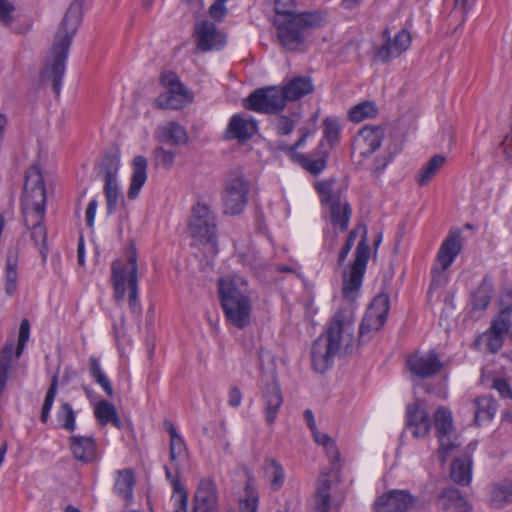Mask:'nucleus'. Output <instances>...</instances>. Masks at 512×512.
<instances>
[{
    "instance_id": "obj_22",
    "label": "nucleus",
    "mask_w": 512,
    "mask_h": 512,
    "mask_svg": "<svg viewBox=\"0 0 512 512\" xmlns=\"http://www.w3.org/2000/svg\"><path fill=\"white\" fill-rule=\"evenodd\" d=\"M218 494L216 484L209 478L199 481L194 495V506L196 512H217Z\"/></svg>"
},
{
    "instance_id": "obj_55",
    "label": "nucleus",
    "mask_w": 512,
    "mask_h": 512,
    "mask_svg": "<svg viewBox=\"0 0 512 512\" xmlns=\"http://www.w3.org/2000/svg\"><path fill=\"white\" fill-rule=\"evenodd\" d=\"M258 495L248 488L246 489V496L240 500L239 508L241 512H257L258 508Z\"/></svg>"
},
{
    "instance_id": "obj_49",
    "label": "nucleus",
    "mask_w": 512,
    "mask_h": 512,
    "mask_svg": "<svg viewBox=\"0 0 512 512\" xmlns=\"http://www.w3.org/2000/svg\"><path fill=\"white\" fill-rule=\"evenodd\" d=\"M174 493L171 497L173 512H187L188 495L178 480H172Z\"/></svg>"
},
{
    "instance_id": "obj_35",
    "label": "nucleus",
    "mask_w": 512,
    "mask_h": 512,
    "mask_svg": "<svg viewBox=\"0 0 512 512\" xmlns=\"http://www.w3.org/2000/svg\"><path fill=\"white\" fill-rule=\"evenodd\" d=\"M45 214L40 215H29V225L26 227L31 229V240L35 243L36 246L40 247V253L43 258H46V238L47 232L46 228L43 225L42 221Z\"/></svg>"
},
{
    "instance_id": "obj_58",
    "label": "nucleus",
    "mask_w": 512,
    "mask_h": 512,
    "mask_svg": "<svg viewBox=\"0 0 512 512\" xmlns=\"http://www.w3.org/2000/svg\"><path fill=\"white\" fill-rule=\"evenodd\" d=\"M227 0H215L209 8V15L216 21H222L227 13L225 6Z\"/></svg>"
},
{
    "instance_id": "obj_14",
    "label": "nucleus",
    "mask_w": 512,
    "mask_h": 512,
    "mask_svg": "<svg viewBox=\"0 0 512 512\" xmlns=\"http://www.w3.org/2000/svg\"><path fill=\"white\" fill-rule=\"evenodd\" d=\"M389 311V297L386 294L377 295L368 307L359 328V342H365V337L371 332L379 331L385 324Z\"/></svg>"
},
{
    "instance_id": "obj_50",
    "label": "nucleus",
    "mask_w": 512,
    "mask_h": 512,
    "mask_svg": "<svg viewBox=\"0 0 512 512\" xmlns=\"http://www.w3.org/2000/svg\"><path fill=\"white\" fill-rule=\"evenodd\" d=\"M57 419L61 427L68 432H73L76 428V416L72 406L69 403H63L57 413Z\"/></svg>"
},
{
    "instance_id": "obj_4",
    "label": "nucleus",
    "mask_w": 512,
    "mask_h": 512,
    "mask_svg": "<svg viewBox=\"0 0 512 512\" xmlns=\"http://www.w3.org/2000/svg\"><path fill=\"white\" fill-rule=\"evenodd\" d=\"M322 17L316 12L275 16L274 25L281 45L290 51H301L309 30L321 25Z\"/></svg>"
},
{
    "instance_id": "obj_16",
    "label": "nucleus",
    "mask_w": 512,
    "mask_h": 512,
    "mask_svg": "<svg viewBox=\"0 0 512 512\" xmlns=\"http://www.w3.org/2000/svg\"><path fill=\"white\" fill-rule=\"evenodd\" d=\"M194 37L196 47L201 52L220 50L227 42L226 35L210 20L196 23Z\"/></svg>"
},
{
    "instance_id": "obj_30",
    "label": "nucleus",
    "mask_w": 512,
    "mask_h": 512,
    "mask_svg": "<svg viewBox=\"0 0 512 512\" xmlns=\"http://www.w3.org/2000/svg\"><path fill=\"white\" fill-rule=\"evenodd\" d=\"M263 400L266 423L268 425H272L275 422L278 411L283 403L280 387L275 383L268 385L264 391Z\"/></svg>"
},
{
    "instance_id": "obj_11",
    "label": "nucleus",
    "mask_w": 512,
    "mask_h": 512,
    "mask_svg": "<svg viewBox=\"0 0 512 512\" xmlns=\"http://www.w3.org/2000/svg\"><path fill=\"white\" fill-rule=\"evenodd\" d=\"M161 84L167 89L155 101L160 109H180L193 100V94L180 82L179 77L172 71L164 72L160 77Z\"/></svg>"
},
{
    "instance_id": "obj_10",
    "label": "nucleus",
    "mask_w": 512,
    "mask_h": 512,
    "mask_svg": "<svg viewBox=\"0 0 512 512\" xmlns=\"http://www.w3.org/2000/svg\"><path fill=\"white\" fill-rule=\"evenodd\" d=\"M363 235L355 250V259L350 267L348 273L343 277V295L350 298L356 293L361 285L366 271L368 259L370 257V247L367 239V229L365 226L361 227Z\"/></svg>"
},
{
    "instance_id": "obj_45",
    "label": "nucleus",
    "mask_w": 512,
    "mask_h": 512,
    "mask_svg": "<svg viewBox=\"0 0 512 512\" xmlns=\"http://www.w3.org/2000/svg\"><path fill=\"white\" fill-rule=\"evenodd\" d=\"M89 373L94 378V380L103 388L107 396L112 397L114 395V390L110 380L103 372L99 360L94 356H91L89 358Z\"/></svg>"
},
{
    "instance_id": "obj_39",
    "label": "nucleus",
    "mask_w": 512,
    "mask_h": 512,
    "mask_svg": "<svg viewBox=\"0 0 512 512\" xmlns=\"http://www.w3.org/2000/svg\"><path fill=\"white\" fill-rule=\"evenodd\" d=\"M475 422L481 424L493 419L497 411V403L490 396H481L475 399Z\"/></svg>"
},
{
    "instance_id": "obj_32",
    "label": "nucleus",
    "mask_w": 512,
    "mask_h": 512,
    "mask_svg": "<svg viewBox=\"0 0 512 512\" xmlns=\"http://www.w3.org/2000/svg\"><path fill=\"white\" fill-rule=\"evenodd\" d=\"M439 505L444 512H470L468 501L454 488L446 489L439 497Z\"/></svg>"
},
{
    "instance_id": "obj_60",
    "label": "nucleus",
    "mask_w": 512,
    "mask_h": 512,
    "mask_svg": "<svg viewBox=\"0 0 512 512\" xmlns=\"http://www.w3.org/2000/svg\"><path fill=\"white\" fill-rule=\"evenodd\" d=\"M276 16L294 15V0H274Z\"/></svg>"
},
{
    "instance_id": "obj_24",
    "label": "nucleus",
    "mask_w": 512,
    "mask_h": 512,
    "mask_svg": "<svg viewBox=\"0 0 512 512\" xmlns=\"http://www.w3.org/2000/svg\"><path fill=\"white\" fill-rule=\"evenodd\" d=\"M461 250L462 237L460 231L450 232L448 237L442 243L437 254V261L441 267L434 268L433 274H442L447 268L451 266Z\"/></svg>"
},
{
    "instance_id": "obj_12",
    "label": "nucleus",
    "mask_w": 512,
    "mask_h": 512,
    "mask_svg": "<svg viewBox=\"0 0 512 512\" xmlns=\"http://www.w3.org/2000/svg\"><path fill=\"white\" fill-rule=\"evenodd\" d=\"M243 106L251 111L277 114L286 106L283 92L278 86L259 88L243 100Z\"/></svg>"
},
{
    "instance_id": "obj_28",
    "label": "nucleus",
    "mask_w": 512,
    "mask_h": 512,
    "mask_svg": "<svg viewBox=\"0 0 512 512\" xmlns=\"http://www.w3.org/2000/svg\"><path fill=\"white\" fill-rule=\"evenodd\" d=\"M280 88L286 102L299 100L314 91V85L309 76L294 77Z\"/></svg>"
},
{
    "instance_id": "obj_61",
    "label": "nucleus",
    "mask_w": 512,
    "mask_h": 512,
    "mask_svg": "<svg viewBox=\"0 0 512 512\" xmlns=\"http://www.w3.org/2000/svg\"><path fill=\"white\" fill-rule=\"evenodd\" d=\"M129 294V307L133 313H139L140 307H139V300H138V293H139V287L138 284L135 283V279L132 280L131 283V289L127 290Z\"/></svg>"
},
{
    "instance_id": "obj_7",
    "label": "nucleus",
    "mask_w": 512,
    "mask_h": 512,
    "mask_svg": "<svg viewBox=\"0 0 512 512\" xmlns=\"http://www.w3.org/2000/svg\"><path fill=\"white\" fill-rule=\"evenodd\" d=\"M249 189L250 184L241 170L230 171L226 176L222 193L224 213L240 214L248 202Z\"/></svg>"
},
{
    "instance_id": "obj_40",
    "label": "nucleus",
    "mask_w": 512,
    "mask_h": 512,
    "mask_svg": "<svg viewBox=\"0 0 512 512\" xmlns=\"http://www.w3.org/2000/svg\"><path fill=\"white\" fill-rule=\"evenodd\" d=\"M493 283L488 277H484L481 284L471 295L473 309L485 310L491 301Z\"/></svg>"
},
{
    "instance_id": "obj_34",
    "label": "nucleus",
    "mask_w": 512,
    "mask_h": 512,
    "mask_svg": "<svg viewBox=\"0 0 512 512\" xmlns=\"http://www.w3.org/2000/svg\"><path fill=\"white\" fill-rule=\"evenodd\" d=\"M263 469L271 489L273 491L280 490L285 482V471L280 462L274 458H266Z\"/></svg>"
},
{
    "instance_id": "obj_9",
    "label": "nucleus",
    "mask_w": 512,
    "mask_h": 512,
    "mask_svg": "<svg viewBox=\"0 0 512 512\" xmlns=\"http://www.w3.org/2000/svg\"><path fill=\"white\" fill-rule=\"evenodd\" d=\"M322 204L329 205L330 221L340 232L347 230L352 209L339 192H334L333 183L319 182L315 185Z\"/></svg>"
},
{
    "instance_id": "obj_43",
    "label": "nucleus",
    "mask_w": 512,
    "mask_h": 512,
    "mask_svg": "<svg viewBox=\"0 0 512 512\" xmlns=\"http://www.w3.org/2000/svg\"><path fill=\"white\" fill-rule=\"evenodd\" d=\"M503 342L504 336L488 329L485 333L477 337L474 345L478 349L483 348L486 352L495 354L502 348Z\"/></svg>"
},
{
    "instance_id": "obj_62",
    "label": "nucleus",
    "mask_w": 512,
    "mask_h": 512,
    "mask_svg": "<svg viewBox=\"0 0 512 512\" xmlns=\"http://www.w3.org/2000/svg\"><path fill=\"white\" fill-rule=\"evenodd\" d=\"M492 387L497 390L503 398L512 399V389L504 378H495Z\"/></svg>"
},
{
    "instance_id": "obj_38",
    "label": "nucleus",
    "mask_w": 512,
    "mask_h": 512,
    "mask_svg": "<svg viewBox=\"0 0 512 512\" xmlns=\"http://www.w3.org/2000/svg\"><path fill=\"white\" fill-rule=\"evenodd\" d=\"M164 428L170 436L169 455L170 461L175 463L177 459L186 453V444L176 427L170 420L164 421Z\"/></svg>"
},
{
    "instance_id": "obj_56",
    "label": "nucleus",
    "mask_w": 512,
    "mask_h": 512,
    "mask_svg": "<svg viewBox=\"0 0 512 512\" xmlns=\"http://www.w3.org/2000/svg\"><path fill=\"white\" fill-rule=\"evenodd\" d=\"M295 128V121L286 115L277 118L276 131L279 135L286 136L292 133Z\"/></svg>"
},
{
    "instance_id": "obj_41",
    "label": "nucleus",
    "mask_w": 512,
    "mask_h": 512,
    "mask_svg": "<svg viewBox=\"0 0 512 512\" xmlns=\"http://www.w3.org/2000/svg\"><path fill=\"white\" fill-rule=\"evenodd\" d=\"M104 196L106 200V211L108 215L115 213L118 206L124 205V197L120 192L119 182L117 181H104Z\"/></svg>"
},
{
    "instance_id": "obj_63",
    "label": "nucleus",
    "mask_w": 512,
    "mask_h": 512,
    "mask_svg": "<svg viewBox=\"0 0 512 512\" xmlns=\"http://www.w3.org/2000/svg\"><path fill=\"white\" fill-rule=\"evenodd\" d=\"M5 282H17V260L8 256L6 261Z\"/></svg>"
},
{
    "instance_id": "obj_33",
    "label": "nucleus",
    "mask_w": 512,
    "mask_h": 512,
    "mask_svg": "<svg viewBox=\"0 0 512 512\" xmlns=\"http://www.w3.org/2000/svg\"><path fill=\"white\" fill-rule=\"evenodd\" d=\"M136 484L135 472L131 468L118 470L116 472L114 491L126 501L133 498V489Z\"/></svg>"
},
{
    "instance_id": "obj_48",
    "label": "nucleus",
    "mask_w": 512,
    "mask_h": 512,
    "mask_svg": "<svg viewBox=\"0 0 512 512\" xmlns=\"http://www.w3.org/2000/svg\"><path fill=\"white\" fill-rule=\"evenodd\" d=\"M57 389H58V376L54 375L52 377L50 386L46 392L44 402L42 405V409H41L40 419L43 423H46L48 421L49 413L53 406V403H54V400H55V397L57 394Z\"/></svg>"
},
{
    "instance_id": "obj_13",
    "label": "nucleus",
    "mask_w": 512,
    "mask_h": 512,
    "mask_svg": "<svg viewBox=\"0 0 512 512\" xmlns=\"http://www.w3.org/2000/svg\"><path fill=\"white\" fill-rule=\"evenodd\" d=\"M191 236L200 242L216 244V220L213 212L204 204L197 203L189 222Z\"/></svg>"
},
{
    "instance_id": "obj_46",
    "label": "nucleus",
    "mask_w": 512,
    "mask_h": 512,
    "mask_svg": "<svg viewBox=\"0 0 512 512\" xmlns=\"http://www.w3.org/2000/svg\"><path fill=\"white\" fill-rule=\"evenodd\" d=\"M377 114V108L373 102L364 101L357 105L349 111V119L353 122H361L368 118H373Z\"/></svg>"
},
{
    "instance_id": "obj_59",
    "label": "nucleus",
    "mask_w": 512,
    "mask_h": 512,
    "mask_svg": "<svg viewBox=\"0 0 512 512\" xmlns=\"http://www.w3.org/2000/svg\"><path fill=\"white\" fill-rule=\"evenodd\" d=\"M356 238H357V231L355 229L351 230L349 232V235H348L346 241H345V244L343 245V247L341 248V250L339 252V255H338V264L339 265L343 264V262L347 258Z\"/></svg>"
},
{
    "instance_id": "obj_2",
    "label": "nucleus",
    "mask_w": 512,
    "mask_h": 512,
    "mask_svg": "<svg viewBox=\"0 0 512 512\" xmlns=\"http://www.w3.org/2000/svg\"><path fill=\"white\" fill-rule=\"evenodd\" d=\"M81 18L82 3L79 0H75L70 4L63 18L41 72V82L51 83L52 89L57 95L61 91L69 48L80 25Z\"/></svg>"
},
{
    "instance_id": "obj_5",
    "label": "nucleus",
    "mask_w": 512,
    "mask_h": 512,
    "mask_svg": "<svg viewBox=\"0 0 512 512\" xmlns=\"http://www.w3.org/2000/svg\"><path fill=\"white\" fill-rule=\"evenodd\" d=\"M316 119L313 116L312 122L299 129L300 137L293 145L279 144V149L286 152L294 161L298 162L306 171L313 175L320 174L327 166L329 151L324 149V141H320L317 149L311 155L297 152V148L304 145L306 139L316 132Z\"/></svg>"
},
{
    "instance_id": "obj_42",
    "label": "nucleus",
    "mask_w": 512,
    "mask_h": 512,
    "mask_svg": "<svg viewBox=\"0 0 512 512\" xmlns=\"http://www.w3.org/2000/svg\"><path fill=\"white\" fill-rule=\"evenodd\" d=\"M512 502V483L503 482L491 487L489 503L494 508H503Z\"/></svg>"
},
{
    "instance_id": "obj_37",
    "label": "nucleus",
    "mask_w": 512,
    "mask_h": 512,
    "mask_svg": "<svg viewBox=\"0 0 512 512\" xmlns=\"http://www.w3.org/2000/svg\"><path fill=\"white\" fill-rule=\"evenodd\" d=\"M451 479L460 485H467L471 481V458L469 455L456 458L451 464Z\"/></svg>"
},
{
    "instance_id": "obj_51",
    "label": "nucleus",
    "mask_w": 512,
    "mask_h": 512,
    "mask_svg": "<svg viewBox=\"0 0 512 512\" xmlns=\"http://www.w3.org/2000/svg\"><path fill=\"white\" fill-rule=\"evenodd\" d=\"M323 128H324V138L322 141H327L330 147H333L338 143L339 134H340V126L339 123L331 118H325L323 120Z\"/></svg>"
},
{
    "instance_id": "obj_3",
    "label": "nucleus",
    "mask_w": 512,
    "mask_h": 512,
    "mask_svg": "<svg viewBox=\"0 0 512 512\" xmlns=\"http://www.w3.org/2000/svg\"><path fill=\"white\" fill-rule=\"evenodd\" d=\"M221 306L227 320L239 329L250 324L251 301L246 280L238 275H231L219 280Z\"/></svg>"
},
{
    "instance_id": "obj_31",
    "label": "nucleus",
    "mask_w": 512,
    "mask_h": 512,
    "mask_svg": "<svg viewBox=\"0 0 512 512\" xmlns=\"http://www.w3.org/2000/svg\"><path fill=\"white\" fill-rule=\"evenodd\" d=\"M501 305L504 307L492 321L489 330L504 336V334L509 332L511 328L512 293L510 291L502 293Z\"/></svg>"
},
{
    "instance_id": "obj_47",
    "label": "nucleus",
    "mask_w": 512,
    "mask_h": 512,
    "mask_svg": "<svg viewBox=\"0 0 512 512\" xmlns=\"http://www.w3.org/2000/svg\"><path fill=\"white\" fill-rule=\"evenodd\" d=\"M104 171V181H117V173L120 167V157L118 154L106 155L101 163Z\"/></svg>"
},
{
    "instance_id": "obj_64",
    "label": "nucleus",
    "mask_w": 512,
    "mask_h": 512,
    "mask_svg": "<svg viewBox=\"0 0 512 512\" xmlns=\"http://www.w3.org/2000/svg\"><path fill=\"white\" fill-rule=\"evenodd\" d=\"M98 208V201L96 198L90 200L86 212H85V218H86V224L88 227H93L94 220L96 216V210Z\"/></svg>"
},
{
    "instance_id": "obj_27",
    "label": "nucleus",
    "mask_w": 512,
    "mask_h": 512,
    "mask_svg": "<svg viewBox=\"0 0 512 512\" xmlns=\"http://www.w3.org/2000/svg\"><path fill=\"white\" fill-rule=\"evenodd\" d=\"M70 450L74 458L82 463H90L96 458V443L91 436H71Z\"/></svg>"
},
{
    "instance_id": "obj_6",
    "label": "nucleus",
    "mask_w": 512,
    "mask_h": 512,
    "mask_svg": "<svg viewBox=\"0 0 512 512\" xmlns=\"http://www.w3.org/2000/svg\"><path fill=\"white\" fill-rule=\"evenodd\" d=\"M46 189L38 165L30 166L25 175L22 213L25 225H29V215L45 214Z\"/></svg>"
},
{
    "instance_id": "obj_15",
    "label": "nucleus",
    "mask_w": 512,
    "mask_h": 512,
    "mask_svg": "<svg viewBox=\"0 0 512 512\" xmlns=\"http://www.w3.org/2000/svg\"><path fill=\"white\" fill-rule=\"evenodd\" d=\"M434 422L440 443L439 458L442 463H445L448 453L459 445L456 442L457 437L454 435L451 412L444 407H439L434 413Z\"/></svg>"
},
{
    "instance_id": "obj_20",
    "label": "nucleus",
    "mask_w": 512,
    "mask_h": 512,
    "mask_svg": "<svg viewBox=\"0 0 512 512\" xmlns=\"http://www.w3.org/2000/svg\"><path fill=\"white\" fill-rule=\"evenodd\" d=\"M407 427L416 438L425 437L431 429V420L425 403L417 400L406 408Z\"/></svg>"
},
{
    "instance_id": "obj_53",
    "label": "nucleus",
    "mask_w": 512,
    "mask_h": 512,
    "mask_svg": "<svg viewBox=\"0 0 512 512\" xmlns=\"http://www.w3.org/2000/svg\"><path fill=\"white\" fill-rule=\"evenodd\" d=\"M30 335V322L28 319H23L20 323L19 335H18V343L17 348L15 350L16 358H20L23 353L26 342L29 339Z\"/></svg>"
},
{
    "instance_id": "obj_57",
    "label": "nucleus",
    "mask_w": 512,
    "mask_h": 512,
    "mask_svg": "<svg viewBox=\"0 0 512 512\" xmlns=\"http://www.w3.org/2000/svg\"><path fill=\"white\" fill-rule=\"evenodd\" d=\"M13 359H17L14 352V344L6 343L0 351V366L9 370Z\"/></svg>"
},
{
    "instance_id": "obj_36",
    "label": "nucleus",
    "mask_w": 512,
    "mask_h": 512,
    "mask_svg": "<svg viewBox=\"0 0 512 512\" xmlns=\"http://www.w3.org/2000/svg\"><path fill=\"white\" fill-rule=\"evenodd\" d=\"M95 418L101 425L113 424L120 429L122 426L116 407L107 400L99 401L94 408Z\"/></svg>"
},
{
    "instance_id": "obj_17",
    "label": "nucleus",
    "mask_w": 512,
    "mask_h": 512,
    "mask_svg": "<svg viewBox=\"0 0 512 512\" xmlns=\"http://www.w3.org/2000/svg\"><path fill=\"white\" fill-rule=\"evenodd\" d=\"M384 130L380 126H364L354 137L352 142V157L361 159L369 157L381 145Z\"/></svg>"
},
{
    "instance_id": "obj_21",
    "label": "nucleus",
    "mask_w": 512,
    "mask_h": 512,
    "mask_svg": "<svg viewBox=\"0 0 512 512\" xmlns=\"http://www.w3.org/2000/svg\"><path fill=\"white\" fill-rule=\"evenodd\" d=\"M412 37L406 29L400 30L392 41H386L375 52V59L381 63H389L391 59L402 55L410 47Z\"/></svg>"
},
{
    "instance_id": "obj_1",
    "label": "nucleus",
    "mask_w": 512,
    "mask_h": 512,
    "mask_svg": "<svg viewBox=\"0 0 512 512\" xmlns=\"http://www.w3.org/2000/svg\"><path fill=\"white\" fill-rule=\"evenodd\" d=\"M354 348V318L347 309H339L324 334L311 347V363L314 371L324 373L333 365L336 356L352 353Z\"/></svg>"
},
{
    "instance_id": "obj_23",
    "label": "nucleus",
    "mask_w": 512,
    "mask_h": 512,
    "mask_svg": "<svg viewBox=\"0 0 512 512\" xmlns=\"http://www.w3.org/2000/svg\"><path fill=\"white\" fill-rule=\"evenodd\" d=\"M257 129V122L252 117L234 114L229 120L225 135L229 140L246 142L254 136Z\"/></svg>"
},
{
    "instance_id": "obj_18",
    "label": "nucleus",
    "mask_w": 512,
    "mask_h": 512,
    "mask_svg": "<svg viewBox=\"0 0 512 512\" xmlns=\"http://www.w3.org/2000/svg\"><path fill=\"white\" fill-rule=\"evenodd\" d=\"M406 365L411 374L418 378H429L440 372L442 362L435 351L427 353L416 352L406 360Z\"/></svg>"
},
{
    "instance_id": "obj_8",
    "label": "nucleus",
    "mask_w": 512,
    "mask_h": 512,
    "mask_svg": "<svg viewBox=\"0 0 512 512\" xmlns=\"http://www.w3.org/2000/svg\"><path fill=\"white\" fill-rule=\"evenodd\" d=\"M138 284V266L136 249L131 247L127 252V259H116L111 265V282L114 289V298L119 303L131 289L132 280Z\"/></svg>"
},
{
    "instance_id": "obj_44",
    "label": "nucleus",
    "mask_w": 512,
    "mask_h": 512,
    "mask_svg": "<svg viewBox=\"0 0 512 512\" xmlns=\"http://www.w3.org/2000/svg\"><path fill=\"white\" fill-rule=\"evenodd\" d=\"M446 159L442 155H434L419 171L417 182L420 186L428 184L444 165Z\"/></svg>"
},
{
    "instance_id": "obj_54",
    "label": "nucleus",
    "mask_w": 512,
    "mask_h": 512,
    "mask_svg": "<svg viewBox=\"0 0 512 512\" xmlns=\"http://www.w3.org/2000/svg\"><path fill=\"white\" fill-rule=\"evenodd\" d=\"M402 149V145L400 143L394 144L388 148L389 155L384 156L382 158H377L374 162V172L379 174L381 173L388 163L392 160V158L400 153Z\"/></svg>"
},
{
    "instance_id": "obj_25",
    "label": "nucleus",
    "mask_w": 512,
    "mask_h": 512,
    "mask_svg": "<svg viewBox=\"0 0 512 512\" xmlns=\"http://www.w3.org/2000/svg\"><path fill=\"white\" fill-rule=\"evenodd\" d=\"M331 480L329 472L323 471L317 479L315 490V512H338L339 502H332L330 496Z\"/></svg>"
},
{
    "instance_id": "obj_19",
    "label": "nucleus",
    "mask_w": 512,
    "mask_h": 512,
    "mask_svg": "<svg viewBox=\"0 0 512 512\" xmlns=\"http://www.w3.org/2000/svg\"><path fill=\"white\" fill-rule=\"evenodd\" d=\"M415 498L407 490H391L379 496L375 512H407L415 505Z\"/></svg>"
},
{
    "instance_id": "obj_29",
    "label": "nucleus",
    "mask_w": 512,
    "mask_h": 512,
    "mask_svg": "<svg viewBox=\"0 0 512 512\" xmlns=\"http://www.w3.org/2000/svg\"><path fill=\"white\" fill-rule=\"evenodd\" d=\"M147 167L148 162L144 156L138 155L133 159V173L127 191V196L129 199L134 200L139 196L140 191L147 180Z\"/></svg>"
},
{
    "instance_id": "obj_52",
    "label": "nucleus",
    "mask_w": 512,
    "mask_h": 512,
    "mask_svg": "<svg viewBox=\"0 0 512 512\" xmlns=\"http://www.w3.org/2000/svg\"><path fill=\"white\" fill-rule=\"evenodd\" d=\"M154 159L157 165L165 169H170L174 164L175 153L166 150L163 147H157L153 151Z\"/></svg>"
},
{
    "instance_id": "obj_26",
    "label": "nucleus",
    "mask_w": 512,
    "mask_h": 512,
    "mask_svg": "<svg viewBox=\"0 0 512 512\" xmlns=\"http://www.w3.org/2000/svg\"><path fill=\"white\" fill-rule=\"evenodd\" d=\"M158 141L172 145H186L189 141L186 129L175 121L160 125L155 132Z\"/></svg>"
}]
</instances>
